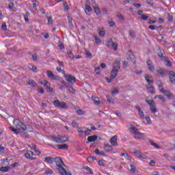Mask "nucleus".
<instances>
[{"label":"nucleus","mask_w":175,"mask_h":175,"mask_svg":"<svg viewBox=\"0 0 175 175\" xmlns=\"http://www.w3.org/2000/svg\"><path fill=\"white\" fill-rule=\"evenodd\" d=\"M129 32L131 37L135 38L136 36V35L135 34V31H133V29H131Z\"/></svg>","instance_id":"052dcab7"},{"label":"nucleus","mask_w":175,"mask_h":175,"mask_svg":"<svg viewBox=\"0 0 175 175\" xmlns=\"http://www.w3.org/2000/svg\"><path fill=\"white\" fill-rule=\"evenodd\" d=\"M51 140H53V142H55V143H60L59 142V136L58 137L52 136Z\"/></svg>","instance_id":"49530a36"},{"label":"nucleus","mask_w":175,"mask_h":175,"mask_svg":"<svg viewBox=\"0 0 175 175\" xmlns=\"http://www.w3.org/2000/svg\"><path fill=\"white\" fill-rule=\"evenodd\" d=\"M106 46L107 47H109V49H113L114 51H117V49H118L117 43L113 42L111 38H110V40L107 42Z\"/></svg>","instance_id":"20e7f679"},{"label":"nucleus","mask_w":175,"mask_h":175,"mask_svg":"<svg viewBox=\"0 0 175 175\" xmlns=\"http://www.w3.org/2000/svg\"><path fill=\"white\" fill-rule=\"evenodd\" d=\"M147 90H148V92L152 95H155V88L154 86L147 87Z\"/></svg>","instance_id":"2f4dec72"},{"label":"nucleus","mask_w":175,"mask_h":175,"mask_svg":"<svg viewBox=\"0 0 175 175\" xmlns=\"http://www.w3.org/2000/svg\"><path fill=\"white\" fill-rule=\"evenodd\" d=\"M104 150L109 152V151H113V146L109 145V144H105L104 145Z\"/></svg>","instance_id":"cd10ccee"},{"label":"nucleus","mask_w":175,"mask_h":175,"mask_svg":"<svg viewBox=\"0 0 175 175\" xmlns=\"http://www.w3.org/2000/svg\"><path fill=\"white\" fill-rule=\"evenodd\" d=\"M147 65H148V69L150 70V72H154V70H155V67H154V65H152V62L150 60L148 61Z\"/></svg>","instance_id":"4be33fe9"},{"label":"nucleus","mask_w":175,"mask_h":175,"mask_svg":"<svg viewBox=\"0 0 175 175\" xmlns=\"http://www.w3.org/2000/svg\"><path fill=\"white\" fill-rule=\"evenodd\" d=\"M94 38L96 44H100V43H102V40H100V38H99L96 36H94Z\"/></svg>","instance_id":"a19ab883"},{"label":"nucleus","mask_w":175,"mask_h":175,"mask_svg":"<svg viewBox=\"0 0 175 175\" xmlns=\"http://www.w3.org/2000/svg\"><path fill=\"white\" fill-rule=\"evenodd\" d=\"M85 53L86 58H92V54L91 53V52H90V51L85 50Z\"/></svg>","instance_id":"c03bdc74"},{"label":"nucleus","mask_w":175,"mask_h":175,"mask_svg":"<svg viewBox=\"0 0 175 175\" xmlns=\"http://www.w3.org/2000/svg\"><path fill=\"white\" fill-rule=\"evenodd\" d=\"M145 80L148 83V84H153L154 83V79H152V76L146 74L144 75Z\"/></svg>","instance_id":"2eb2a0df"},{"label":"nucleus","mask_w":175,"mask_h":175,"mask_svg":"<svg viewBox=\"0 0 175 175\" xmlns=\"http://www.w3.org/2000/svg\"><path fill=\"white\" fill-rule=\"evenodd\" d=\"M97 139V135H91L88 137V142H89V143H92V142H96Z\"/></svg>","instance_id":"393cba45"},{"label":"nucleus","mask_w":175,"mask_h":175,"mask_svg":"<svg viewBox=\"0 0 175 175\" xmlns=\"http://www.w3.org/2000/svg\"><path fill=\"white\" fill-rule=\"evenodd\" d=\"M72 20L73 19L72 18V17H70V16L68 17V25H69L70 29H72L75 27V26H73V23H72Z\"/></svg>","instance_id":"7c9ffc66"},{"label":"nucleus","mask_w":175,"mask_h":175,"mask_svg":"<svg viewBox=\"0 0 175 175\" xmlns=\"http://www.w3.org/2000/svg\"><path fill=\"white\" fill-rule=\"evenodd\" d=\"M170 80L172 84H175V73L173 71L169 72Z\"/></svg>","instance_id":"6ab92c4d"},{"label":"nucleus","mask_w":175,"mask_h":175,"mask_svg":"<svg viewBox=\"0 0 175 175\" xmlns=\"http://www.w3.org/2000/svg\"><path fill=\"white\" fill-rule=\"evenodd\" d=\"M134 154L138 155V158H144V159H146V157H143V153H142L139 150H135Z\"/></svg>","instance_id":"f704fd0d"},{"label":"nucleus","mask_w":175,"mask_h":175,"mask_svg":"<svg viewBox=\"0 0 175 175\" xmlns=\"http://www.w3.org/2000/svg\"><path fill=\"white\" fill-rule=\"evenodd\" d=\"M40 83L42 84V85H44V88H45L49 85V82L47 81H40Z\"/></svg>","instance_id":"de8ad7c7"},{"label":"nucleus","mask_w":175,"mask_h":175,"mask_svg":"<svg viewBox=\"0 0 175 175\" xmlns=\"http://www.w3.org/2000/svg\"><path fill=\"white\" fill-rule=\"evenodd\" d=\"M128 55H129V58H130L131 62H133V64H134V65L136 64V57L133 54V52H132V51H129Z\"/></svg>","instance_id":"ddd939ff"},{"label":"nucleus","mask_w":175,"mask_h":175,"mask_svg":"<svg viewBox=\"0 0 175 175\" xmlns=\"http://www.w3.org/2000/svg\"><path fill=\"white\" fill-rule=\"evenodd\" d=\"M29 69L30 70H32V72H34L35 73H37L38 72V68H36V66L31 64L29 66Z\"/></svg>","instance_id":"58836bf2"},{"label":"nucleus","mask_w":175,"mask_h":175,"mask_svg":"<svg viewBox=\"0 0 175 175\" xmlns=\"http://www.w3.org/2000/svg\"><path fill=\"white\" fill-rule=\"evenodd\" d=\"M110 143L112 146H117L118 144L117 143V135H114L110 139Z\"/></svg>","instance_id":"412c9836"},{"label":"nucleus","mask_w":175,"mask_h":175,"mask_svg":"<svg viewBox=\"0 0 175 175\" xmlns=\"http://www.w3.org/2000/svg\"><path fill=\"white\" fill-rule=\"evenodd\" d=\"M119 93L118 90L117 89H114L112 92H111V94L113 95V96H114V95H117V94Z\"/></svg>","instance_id":"e2e57ef3"},{"label":"nucleus","mask_w":175,"mask_h":175,"mask_svg":"<svg viewBox=\"0 0 175 175\" xmlns=\"http://www.w3.org/2000/svg\"><path fill=\"white\" fill-rule=\"evenodd\" d=\"M56 168L57 169V170H59V173H61V174L62 175H66L68 173V172H66V170H65V168L62 167V165H57Z\"/></svg>","instance_id":"f3484780"},{"label":"nucleus","mask_w":175,"mask_h":175,"mask_svg":"<svg viewBox=\"0 0 175 175\" xmlns=\"http://www.w3.org/2000/svg\"><path fill=\"white\" fill-rule=\"evenodd\" d=\"M56 147H57V148H59V150H68V148H69V146H68V144H57L56 145Z\"/></svg>","instance_id":"5701e85b"},{"label":"nucleus","mask_w":175,"mask_h":175,"mask_svg":"<svg viewBox=\"0 0 175 175\" xmlns=\"http://www.w3.org/2000/svg\"><path fill=\"white\" fill-rule=\"evenodd\" d=\"M160 92L163 94V95H165L167 99H174V94H173V93L170 92L169 90H164L163 88H160Z\"/></svg>","instance_id":"7ed1b4c3"},{"label":"nucleus","mask_w":175,"mask_h":175,"mask_svg":"<svg viewBox=\"0 0 175 175\" xmlns=\"http://www.w3.org/2000/svg\"><path fill=\"white\" fill-rule=\"evenodd\" d=\"M91 2L90 0H86L85 5V12L86 14H91L92 13V8H91Z\"/></svg>","instance_id":"423d86ee"},{"label":"nucleus","mask_w":175,"mask_h":175,"mask_svg":"<svg viewBox=\"0 0 175 175\" xmlns=\"http://www.w3.org/2000/svg\"><path fill=\"white\" fill-rule=\"evenodd\" d=\"M45 162H47V163L53 164L54 163V157H49L44 158Z\"/></svg>","instance_id":"a878e982"},{"label":"nucleus","mask_w":175,"mask_h":175,"mask_svg":"<svg viewBox=\"0 0 175 175\" xmlns=\"http://www.w3.org/2000/svg\"><path fill=\"white\" fill-rule=\"evenodd\" d=\"M65 79L66 81H68V83H71V84H75L76 83V77H73L70 74L65 75Z\"/></svg>","instance_id":"6e6552de"},{"label":"nucleus","mask_w":175,"mask_h":175,"mask_svg":"<svg viewBox=\"0 0 175 175\" xmlns=\"http://www.w3.org/2000/svg\"><path fill=\"white\" fill-rule=\"evenodd\" d=\"M66 88L68 90L69 92H70L71 94H75L76 90L73 89V87L69 86L68 85V86H66Z\"/></svg>","instance_id":"ea45409f"},{"label":"nucleus","mask_w":175,"mask_h":175,"mask_svg":"<svg viewBox=\"0 0 175 175\" xmlns=\"http://www.w3.org/2000/svg\"><path fill=\"white\" fill-rule=\"evenodd\" d=\"M50 83L46 85V86L45 87V89L46 90L47 92H50L51 94L54 92V90L52 88H50Z\"/></svg>","instance_id":"e433bc0d"},{"label":"nucleus","mask_w":175,"mask_h":175,"mask_svg":"<svg viewBox=\"0 0 175 175\" xmlns=\"http://www.w3.org/2000/svg\"><path fill=\"white\" fill-rule=\"evenodd\" d=\"M161 61H163V62L166 66L172 67V66L173 65V64L172 63L170 59H169V57H163V59Z\"/></svg>","instance_id":"dca6fc26"},{"label":"nucleus","mask_w":175,"mask_h":175,"mask_svg":"<svg viewBox=\"0 0 175 175\" xmlns=\"http://www.w3.org/2000/svg\"><path fill=\"white\" fill-rule=\"evenodd\" d=\"M113 69L119 71L121 69V63L120 60H116L113 64Z\"/></svg>","instance_id":"f8f14e48"},{"label":"nucleus","mask_w":175,"mask_h":175,"mask_svg":"<svg viewBox=\"0 0 175 175\" xmlns=\"http://www.w3.org/2000/svg\"><path fill=\"white\" fill-rule=\"evenodd\" d=\"M130 173H132L133 174H135V173L136 172V167L135 166L134 164H131L130 165Z\"/></svg>","instance_id":"c9c22d12"},{"label":"nucleus","mask_w":175,"mask_h":175,"mask_svg":"<svg viewBox=\"0 0 175 175\" xmlns=\"http://www.w3.org/2000/svg\"><path fill=\"white\" fill-rule=\"evenodd\" d=\"M46 75L51 80H59V76L53 75L51 70H47Z\"/></svg>","instance_id":"1a4fd4ad"},{"label":"nucleus","mask_w":175,"mask_h":175,"mask_svg":"<svg viewBox=\"0 0 175 175\" xmlns=\"http://www.w3.org/2000/svg\"><path fill=\"white\" fill-rule=\"evenodd\" d=\"M68 55L69 58H70V59H73V58H75V55L73 54V53H72L71 51H68Z\"/></svg>","instance_id":"3c124183"},{"label":"nucleus","mask_w":175,"mask_h":175,"mask_svg":"<svg viewBox=\"0 0 175 175\" xmlns=\"http://www.w3.org/2000/svg\"><path fill=\"white\" fill-rule=\"evenodd\" d=\"M56 168L57 169V170H59V173H61V174L62 175H66L68 173V172H66V170H65V168L62 167V165H57Z\"/></svg>","instance_id":"a211bd4d"},{"label":"nucleus","mask_w":175,"mask_h":175,"mask_svg":"<svg viewBox=\"0 0 175 175\" xmlns=\"http://www.w3.org/2000/svg\"><path fill=\"white\" fill-rule=\"evenodd\" d=\"M157 55L158 56L161 58V60L163 59V58H165L166 56H165L166 54L165 53V50L159 48L157 50Z\"/></svg>","instance_id":"9b49d317"},{"label":"nucleus","mask_w":175,"mask_h":175,"mask_svg":"<svg viewBox=\"0 0 175 175\" xmlns=\"http://www.w3.org/2000/svg\"><path fill=\"white\" fill-rule=\"evenodd\" d=\"M45 174H53V170L51 169H48L45 172Z\"/></svg>","instance_id":"338daca9"},{"label":"nucleus","mask_w":175,"mask_h":175,"mask_svg":"<svg viewBox=\"0 0 175 175\" xmlns=\"http://www.w3.org/2000/svg\"><path fill=\"white\" fill-rule=\"evenodd\" d=\"M77 114H79V116H84V114H85V111L81 110V109H78L77 111Z\"/></svg>","instance_id":"5fc2aeb1"},{"label":"nucleus","mask_w":175,"mask_h":175,"mask_svg":"<svg viewBox=\"0 0 175 175\" xmlns=\"http://www.w3.org/2000/svg\"><path fill=\"white\" fill-rule=\"evenodd\" d=\"M1 29L3 31H6V29H8V27L6 26V23H3L2 25H1Z\"/></svg>","instance_id":"0e129e2a"},{"label":"nucleus","mask_w":175,"mask_h":175,"mask_svg":"<svg viewBox=\"0 0 175 175\" xmlns=\"http://www.w3.org/2000/svg\"><path fill=\"white\" fill-rule=\"evenodd\" d=\"M17 166H20V163L16 162L10 165V169H13V167H17Z\"/></svg>","instance_id":"8fccbe9b"},{"label":"nucleus","mask_w":175,"mask_h":175,"mask_svg":"<svg viewBox=\"0 0 175 175\" xmlns=\"http://www.w3.org/2000/svg\"><path fill=\"white\" fill-rule=\"evenodd\" d=\"M13 124L14 125H15L16 128L17 129H14L13 127H10V131H12V132H14V133H15L16 135H20V130L23 129V131H27V125L23 122H21V121H20V120L18 119H14L13 121Z\"/></svg>","instance_id":"f257e3e1"},{"label":"nucleus","mask_w":175,"mask_h":175,"mask_svg":"<svg viewBox=\"0 0 175 175\" xmlns=\"http://www.w3.org/2000/svg\"><path fill=\"white\" fill-rule=\"evenodd\" d=\"M63 6H64V12H68L69 10V5H68V2L64 1Z\"/></svg>","instance_id":"79ce46f5"},{"label":"nucleus","mask_w":175,"mask_h":175,"mask_svg":"<svg viewBox=\"0 0 175 175\" xmlns=\"http://www.w3.org/2000/svg\"><path fill=\"white\" fill-rule=\"evenodd\" d=\"M27 84L29 85H31V87H34L35 84H36V82H35V81L33 80H30L29 81L27 82Z\"/></svg>","instance_id":"603ef678"},{"label":"nucleus","mask_w":175,"mask_h":175,"mask_svg":"<svg viewBox=\"0 0 175 175\" xmlns=\"http://www.w3.org/2000/svg\"><path fill=\"white\" fill-rule=\"evenodd\" d=\"M107 99L109 103H114V100L113 99V97L110 96H107Z\"/></svg>","instance_id":"09e8293b"},{"label":"nucleus","mask_w":175,"mask_h":175,"mask_svg":"<svg viewBox=\"0 0 175 175\" xmlns=\"http://www.w3.org/2000/svg\"><path fill=\"white\" fill-rule=\"evenodd\" d=\"M105 162H106V161H105V160H99L98 161V163L99 166H105Z\"/></svg>","instance_id":"13d9d810"},{"label":"nucleus","mask_w":175,"mask_h":175,"mask_svg":"<svg viewBox=\"0 0 175 175\" xmlns=\"http://www.w3.org/2000/svg\"><path fill=\"white\" fill-rule=\"evenodd\" d=\"M118 73V71L117 70L112 69V70L111 71V79H116V77H117Z\"/></svg>","instance_id":"bb28decb"},{"label":"nucleus","mask_w":175,"mask_h":175,"mask_svg":"<svg viewBox=\"0 0 175 175\" xmlns=\"http://www.w3.org/2000/svg\"><path fill=\"white\" fill-rule=\"evenodd\" d=\"M94 70L96 75H100V67H95Z\"/></svg>","instance_id":"bf43d9fd"},{"label":"nucleus","mask_w":175,"mask_h":175,"mask_svg":"<svg viewBox=\"0 0 175 175\" xmlns=\"http://www.w3.org/2000/svg\"><path fill=\"white\" fill-rule=\"evenodd\" d=\"M59 143H65L68 142V139L66 136L60 135L59 136Z\"/></svg>","instance_id":"c756f323"},{"label":"nucleus","mask_w":175,"mask_h":175,"mask_svg":"<svg viewBox=\"0 0 175 175\" xmlns=\"http://www.w3.org/2000/svg\"><path fill=\"white\" fill-rule=\"evenodd\" d=\"M116 16H117V17H118V18H120V20H121L122 21H124V16H122V14H121V13L118 12Z\"/></svg>","instance_id":"864d4df0"},{"label":"nucleus","mask_w":175,"mask_h":175,"mask_svg":"<svg viewBox=\"0 0 175 175\" xmlns=\"http://www.w3.org/2000/svg\"><path fill=\"white\" fill-rule=\"evenodd\" d=\"M158 76H160L161 77H165V76H167L168 71L162 68H159L156 70Z\"/></svg>","instance_id":"39448f33"},{"label":"nucleus","mask_w":175,"mask_h":175,"mask_svg":"<svg viewBox=\"0 0 175 175\" xmlns=\"http://www.w3.org/2000/svg\"><path fill=\"white\" fill-rule=\"evenodd\" d=\"M94 9V12L96 14L99 15L100 14V10L99 9V7H96Z\"/></svg>","instance_id":"6e6d98bb"},{"label":"nucleus","mask_w":175,"mask_h":175,"mask_svg":"<svg viewBox=\"0 0 175 175\" xmlns=\"http://www.w3.org/2000/svg\"><path fill=\"white\" fill-rule=\"evenodd\" d=\"M129 130L133 132V135H135L134 136L135 139H139L140 136L144 135V133L139 132V129L133 125L130 126Z\"/></svg>","instance_id":"f03ea898"},{"label":"nucleus","mask_w":175,"mask_h":175,"mask_svg":"<svg viewBox=\"0 0 175 175\" xmlns=\"http://www.w3.org/2000/svg\"><path fill=\"white\" fill-rule=\"evenodd\" d=\"M85 170H87V172H88V173H90V174H94L92 170H91V168H90V167L86 166V167H85Z\"/></svg>","instance_id":"4d7b16f0"},{"label":"nucleus","mask_w":175,"mask_h":175,"mask_svg":"<svg viewBox=\"0 0 175 175\" xmlns=\"http://www.w3.org/2000/svg\"><path fill=\"white\" fill-rule=\"evenodd\" d=\"M31 150H28L25 154V158H27V159H31V161H33L34 159H36V157H33L31 155Z\"/></svg>","instance_id":"b1692460"},{"label":"nucleus","mask_w":175,"mask_h":175,"mask_svg":"<svg viewBox=\"0 0 175 175\" xmlns=\"http://www.w3.org/2000/svg\"><path fill=\"white\" fill-rule=\"evenodd\" d=\"M53 105L56 107H59L60 109H65V107H66V103L65 102L60 103L59 100H54Z\"/></svg>","instance_id":"0eeeda50"},{"label":"nucleus","mask_w":175,"mask_h":175,"mask_svg":"<svg viewBox=\"0 0 175 175\" xmlns=\"http://www.w3.org/2000/svg\"><path fill=\"white\" fill-rule=\"evenodd\" d=\"M148 16L146 15V14H142L141 16V20H148Z\"/></svg>","instance_id":"680f3d73"},{"label":"nucleus","mask_w":175,"mask_h":175,"mask_svg":"<svg viewBox=\"0 0 175 175\" xmlns=\"http://www.w3.org/2000/svg\"><path fill=\"white\" fill-rule=\"evenodd\" d=\"M9 9H14V3L13 2H10L8 5Z\"/></svg>","instance_id":"69168bd1"},{"label":"nucleus","mask_w":175,"mask_h":175,"mask_svg":"<svg viewBox=\"0 0 175 175\" xmlns=\"http://www.w3.org/2000/svg\"><path fill=\"white\" fill-rule=\"evenodd\" d=\"M54 162H55V163H56V167L59 166L61 165H63V166H65V163H64L62 159L59 157H55Z\"/></svg>","instance_id":"9d476101"},{"label":"nucleus","mask_w":175,"mask_h":175,"mask_svg":"<svg viewBox=\"0 0 175 175\" xmlns=\"http://www.w3.org/2000/svg\"><path fill=\"white\" fill-rule=\"evenodd\" d=\"M157 98H159V99L160 100H161L162 102H166V98H165V97H163V96H162V95H156L154 96V99Z\"/></svg>","instance_id":"4c0bfd02"},{"label":"nucleus","mask_w":175,"mask_h":175,"mask_svg":"<svg viewBox=\"0 0 175 175\" xmlns=\"http://www.w3.org/2000/svg\"><path fill=\"white\" fill-rule=\"evenodd\" d=\"M135 109H136V110H137L138 114H139L140 118H142V120H144V112H143V111H142V108H140V107H139V106H135Z\"/></svg>","instance_id":"aec40b11"},{"label":"nucleus","mask_w":175,"mask_h":175,"mask_svg":"<svg viewBox=\"0 0 175 175\" xmlns=\"http://www.w3.org/2000/svg\"><path fill=\"white\" fill-rule=\"evenodd\" d=\"M109 27H116V22L113 18H111V20L108 22Z\"/></svg>","instance_id":"a18cd8bd"},{"label":"nucleus","mask_w":175,"mask_h":175,"mask_svg":"<svg viewBox=\"0 0 175 175\" xmlns=\"http://www.w3.org/2000/svg\"><path fill=\"white\" fill-rule=\"evenodd\" d=\"M46 17L48 20V25H51V24H53V17L51 16H49V14H46Z\"/></svg>","instance_id":"473e14b6"},{"label":"nucleus","mask_w":175,"mask_h":175,"mask_svg":"<svg viewBox=\"0 0 175 175\" xmlns=\"http://www.w3.org/2000/svg\"><path fill=\"white\" fill-rule=\"evenodd\" d=\"M25 131L27 130H23V129H21L19 130V135H21V136L25 139H29V134H28V133L25 132Z\"/></svg>","instance_id":"4468645a"},{"label":"nucleus","mask_w":175,"mask_h":175,"mask_svg":"<svg viewBox=\"0 0 175 175\" xmlns=\"http://www.w3.org/2000/svg\"><path fill=\"white\" fill-rule=\"evenodd\" d=\"M10 169V166L1 167H0V172H3V173H5L6 172H9Z\"/></svg>","instance_id":"72a5a7b5"},{"label":"nucleus","mask_w":175,"mask_h":175,"mask_svg":"<svg viewBox=\"0 0 175 175\" xmlns=\"http://www.w3.org/2000/svg\"><path fill=\"white\" fill-rule=\"evenodd\" d=\"M29 147L31 148V150H36V145L31 144V145H29Z\"/></svg>","instance_id":"774afa93"},{"label":"nucleus","mask_w":175,"mask_h":175,"mask_svg":"<svg viewBox=\"0 0 175 175\" xmlns=\"http://www.w3.org/2000/svg\"><path fill=\"white\" fill-rule=\"evenodd\" d=\"M92 99L94 103L96 104V106H99V105H100V100H99V98L92 96Z\"/></svg>","instance_id":"c85d7f7f"},{"label":"nucleus","mask_w":175,"mask_h":175,"mask_svg":"<svg viewBox=\"0 0 175 175\" xmlns=\"http://www.w3.org/2000/svg\"><path fill=\"white\" fill-rule=\"evenodd\" d=\"M151 146H153V147H155V148L159 149L161 148V146H158V144L154 142H152V140H150L149 141Z\"/></svg>","instance_id":"37998d69"}]
</instances>
